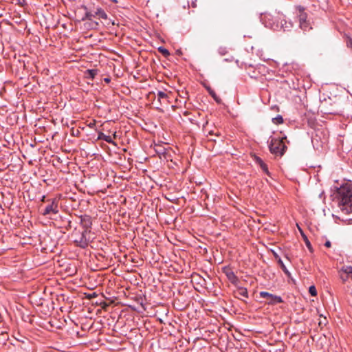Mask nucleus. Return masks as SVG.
Masks as SVG:
<instances>
[{"label":"nucleus","instance_id":"f257e3e1","mask_svg":"<svg viewBox=\"0 0 352 352\" xmlns=\"http://www.w3.org/2000/svg\"><path fill=\"white\" fill-rule=\"evenodd\" d=\"M336 199L338 206L344 214L352 213V184L345 183L337 188Z\"/></svg>","mask_w":352,"mask_h":352},{"label":"nucleus","instance_id":"f03ea898","mask_svg":"<svg viewBox=\"0 0 352 352\" xmlns=\"http://www.w3.org/2000/svg\"><path fill=\"white\" fill-rule=\"evenodd\" d=\"M261 20L265 27L274 30L288 31L293 27L292 22L287 21L285 16L280 13H276V15L265 13L262 16Z\"/></svg>","mask_w":352,"mask_h":352},{"label":"nucleus","instance_id":"7ed1b4c3","mask_svg":"<svg viewBox=\"0 0 352 352\" xmlns=\"http://www.w3.org/2000/svg\"><path fill=\"white\" fill-rule=\"evenodd\" d=\"M269 149L271 153L281 157L285 152L287 146L283 142V138H271L268 141Z\"/></svg>","mask_w":352,"mask_h":352},{"label":"nucleus","instance_id":"20e7f679","mask_svg":"<svg viewBox=\"0 0 352 352\" xmlns=\"http://www.w3.org/2000/svg\"><path fill=\"white\" fill-rule=\"evenodd\" d=\"M89 232L82 230H76L73 232L72 237L74 238V243L76 244V246L81 248H86L88 247L89 243H90V239L88 236V234Z\"/></svg>","mask_w":352,"mask_h":352},{"label":"nucleus","instance_id":"39448f33","mask_svg":"<svg viewBox=\"0 0 352 352\" xmlns=\"http://www.w3.org/2000/svg\"><path fill=\"white\" fill-rule=\"evenodd\" d=\"M259 296L261 298H266L267 300L265 303L268 305H276L283 302L280 296L274 295L267 292H261Z\"/></svg>","mask_w":352,"mask_h":352},{"label":"nucleus","instance_id":"423d86ee","mask_svg":"<svg viewBox=\"0 0 352 352\" xmlns=\"http://www.w3.org/2000/svg\"><path fill=\"white\" fill-rule=\"evenodd\" d=\"M299 11V26L305 32L311 29L310 23L307 21V14L304 12V8L301 6L298 7Z\"/></svg>","mask_w":352,"mask_h":352},{"label":"nucleus","instance_id":"0eeeda50","mask_svg":"<svg viewBox=\"0 0 352 352\" xmlns=\"http://www.w3.org/2000/svg\"><path fill=\"white\" fill-rule=\"evenodd\" d=\"M339 273L342 282L349 280L352 282V266H343Z\"/></svg>","mask_w":352,"mask_h":352},{"label":"nucleus","instance_id":"6e6552de","mask_svg":"<svg viewBox=\"0 0 352 352\" xmlns=\"http://www.w3.org/2000/svg\"><path fill=\"white\" fill-rule=\"evenodd\" d=\"M222 271L232 284L236 286L238 285L239 280L230 267L228 266L224 267Z\"/></svg>","mask_w":352,"mask_h":352},{"label":"nucleus","instance_id":"1a4fd4ad","mask_svg":"<svg viewBox=\"0 0 352 352\" xmlns=\"http://www.w3.org/2000/svg\"><path fill=\"white\" fill-rule=\"evenodd\" d=\"M80 224L82 227L83 230L88 232H91V228L92 226L91 217L89 215L85 214L80 217Z\"/></svg>","mask_w":352,"mask_h":352},{"label":"nucleus","instance_id":"9d476101","mask_svg":"<svg viewBox=\"0 0 352 352\" xmlns=\"http://www.w3.org/2000/svg\"><path fill=\"white\" fill-rule=\"evenodd\" d=\"M58 212V202L56 199H53L50 204L45 206L43 214L47 215L50 214H56Z\"/></svg>","mask_w":352,"mask_h":352},{"label":"nucleus","instance_id":"9b49d317","mask_svg":"<svg viewBox=\"0 0 352 352\" xmlns=\"http://www.w3.org/2000/svg\"><path fill=\"white\" fill-rule=\"evenodd\" d=\"M235 296L238 298L243 300V298H248V292L246 288L242 287H238L236 290L234 292Z\"/></svg>","mask_w":352,"mask_h":352},{"label":"nucleus","instance_id":"f8f14e48","mask_svg":"<svg viewBox=\"0 0 352 352\" xmlns=\"http://www.w3.org/2000/svg\"><path fill=\"white\" fill-rule=\"evenodd\" d=\"M95 13L93 14L91 12H86L85 16L82 18V20L88 19L91 21L90 27L91 28H96L98 25V23L96 21H92L91 19L93 17H96Z\"/></svg>","mask_w":352,"mask_h":352},{"label":"nucleus","instance_id":"ddd939ff","mask_svg":"<svg viewBox=\"0 0 352 352\" xmlns=\"http://www.w3.org/2000/svg\"><path fill=\"white\" fill-rule=\"evenodd\" d=\"M98 139L104 140L105 142L109 144H115V142L113 141L112 138L110 136L107 135L102 132L99 133Z\"/></svg>","mask_w":352,"mask_h":352},{"label":"nucleus","instance_id":"4468645a","mask_svg":"<svg viewBox=\"0 0 352 352\" xmlns=\"http://www.w3.org/2000/svg\"><path fill=\"white\" fill-rule=\"evenodd\" d=\"M278 263L279 264L280 268L282 269V270L284 272V273L287 276H290V272H289V270H287V268L286 267V266L285 265L283 261H282V259L278 257Z\"/></svg>","mask_w":352,"mask_h":352},{"label":"nucleus","instance_id":"2eb2a0df","mask_svg":"<svg viewBox=\"0 0 352 352\" xmlns=\"http://www.w3.org/2000/svg\"><path fill=\"white\" fill-rule=\"evenodd\" d=\"M95 15L98 16L99 18L107 19V14L105 13V12L102 8H98L97 10L95 12Z\"/></svg>","mask_w":352,"mask_h":352},{"label":"nucleus","instance_id":"dca6fc26","mask_svg":"<svg viewBox=\"0 0 352 352\" xmlns=\"http://www.w3.org/2000/svg\"><path fill=\"white\" fill-rule=\"evenodd\" d=\"M157 97L158 101L162 102V100H165L167 99L168 95L162 91H158L157 93Z\"/></svg>","mask_w":352,"mask_h":352},{"label":"nucleus","instance_id":"f3484780","mask_svg":"<svg viewBox=\"0 0 352 352\" xmlns=\"http://www.w3.org/2000/svg\"><path fill=\"white\" fill-rule=\"evenodd\" d=\"M157 50L159 52H160L165 57H167L170 55L169 51L162 46L159 47Z\"/></svg>","mask_w":352,"mask_h":352},{"label":"nucleus","instance_id":"a211bd4d","mask_svg":"<svg viewBox=\"0 0 352 352\" xmlns=\"http://www.w3.org/2000/svg\"><path fill=\"white\" fill-rule=\"evenodd\" d=\"M208 91H209L210 95L214 98V100L217 102L220 103L221 102V99L217 96L215 92L213 90L210 89H209Z\"/></svg>","mask_w":352,"mask_h":352},{"label":"nucleus","instance_id":"6ab92c4d","mask_svg":"<svg viewBox=\"0 0 352 352\" xmlns=\"http://www.w3.org/2000/svg\"><path fill=\"white\" fill-rule=\"evenodd\" d=\"M274 124H282L283 122V118L281 116L278 115L276 117L272 119Z\"/></svg>","mask_w":352,"mask_h":352},{"label":"nucleus","instance_id":"aec40b11","mask_svg":"<svg viewBox=\"0 0 352 352\" xmlns=\"http://www.w3.org/2000/svg\"><path fill=\"white\" fill-rule=\"evenodd\" d=\"M309 292L312 296H316L317 295V291L315 286H310L309 288Z\"/></svg>","mask_w":352,"mask_h":352},{"label":"nucleus","instance_id":"412c9836","mask_svg":"<svg viewBox=\"0 0 352 352\" xmlns=\"http://www.w3.org/2000/svg\"><path fill=\"white\" fill-rule=\"evenodd\" d=\"M218 52L221 56H224L228 53V50L225 47H220L218 49Z\"/></svg>","mask_w":352,"mask_h":352},{"label":"nucleus","instance_id":"4be33fe9","mask_svg":"<svg viewBox=\"0 0 352 352\" xmlns=\"http://www.w3.org/2000/svg\"><path fill=\"white\" fill-rule=\"evenodd\" d=\"M260 167L263 170V172H265L267 175H270V172L268 170L267 166V164L265 163L262 164L260 166Z\"/></svg>","mask_w":352,"mask_h":352},{"label":"nucleus","instance_id":"5701e85b","mask_svg":"<svg viewBox=\"0 0 352 352\" xmlns=\"http://www.w3.org/2000/svg\"><path fill=\"white\" fill-rule=\"evenodd\" d=\"M346 46L352 50V38L347 37L346 41Z\"/></svg>","mask_w":352,"mask_h":352},{"label":"nucleus","instance_id":"b1692460","mask_svg":"<svg viewBox=\"0 0 352 352\" xmlns=\"http://www.w3.org/2000/svg\"><path fill=\"white\" fill-rule=\"evenodd\" d=\"M254 161L259 166L264 163V162L259 157L257 156H254Z\"/></svg>","mask_w":352,"mask_h":352},{"label":"nucleus","instance_id":"393cba45","mask_svg":"<svg viewBox=\"0 0 352 352\" xmlns=\"http://www.w3.org/2000/svg\"><path fill=\"white\" fill-rule=\"evenodd\" d=\"M305 243H306V245L308 248V249L310 251H311L312 250L311 245L310 242L309 241V240L307 238L305 239Z\"/></svg>","mask_w":352,"mask_h":352},{"label":"nucleus","instance_id":"a878e982","mask_svg":"<svg viewBox=\"0 0 352 352\" xmlns=\"http://www.w3.org/2000/svg\"><path fill=\"white\" fill-rule=\"evenodd\" d=\"M197 0H194V1H191L190 5H191L192 8H197Z\"/></svg>","mask_w":352,"mask_h":352},{"label":"nucleus","instance_id":"bb28decb","mask_svg":"<svg viewBox=\"0 0 352 352\" xmlns=\"http://www.w3.org/2000/svg\"><path fill=\"white\" fill-rule=\"evenodd\" d=\"M156 151L159 154H164L165 153V149L164 148L156 149Z\"/></svg>","mask_w":352,"mask_h":352},{"label":"nucleus","instance_id":"cd10ccee","mask_svg":"<svg viewBox=\"0 0 352 352\" xmlns=\"http://www.w3.org/2000/svg\"><path fill=\"white\" fill-rule=\"evenodd\" d=\"M89 73L90 74L92 78H94L96 72L95 70L92 69V70H89Z\"/></svg>","mask_w":352,"mask_h":352},{"label":"nucleus","instance_id":"c85d7f7f","mask_svg":"<svg viewBox=\"0 0 352 352\" xmlns=\"http://www.w3.org/2000/svg\"><path fill=\"white\" fill-rule=\"evenodd\" d=\"M324 246L327 248H330L331 246V243L329 241H327L324 243Z\"/></svg>","mask_w":352,"mask_h":352},{"label":"nucleus","instance_id":"c756f323","mask_svg":"<svg viewBox=\"0 0 352 352\" xmlns=\"http://www.w3.org/2000/svg\"><path fill=\"white\" fill-rule=\"evenodd\" d=\"M94 125H95V122H94V123H90L88 126H89L90 128H93Z\"/></svg>","mask_w":352,"mask_h":352},{"label":"nucleus","instance_id":"7c9ffc66","mask_svg":"<svg viewBox=\"0 0 352 352\" xmlns=\"http://www.w3.org/2000/svg\"><path fill=\"white\" fill-rule=\"evenodd\" d=\"M274 257L277 259V261L278 260V257L279 256L276 254V253H274Z\"/></svg>","mask_w":352,"mask_h":352},{"label":"nucleus","instance_id":"2f4dec72","mask_svg":"<svg viewBox=\"0 0 352 352\" xmlns=\"http://www.w3.org/2000/svg\"><path fill=\"white\" fill-rule=\"evenodd\" d=\"M104 81L107 82H109L110 81V79L108 78H104Z\"/></svg>","mask_w":352,"mask_h":352},{"label":"nucleus","instance_id":"473e14b6","mask_svg":"<svg viewBox=\"0 0 352 352\" xmlns=\"http://www.w3.org/2000/svg\"><path fill=\"white\" fill-rule=\"evenodd\" d=\"M208 133H209L210 135H212V134H213V131H210Z\"/></svg>","mask_w":352,"mask_h":352},{"label":"nucleus","instance_id":"72a5a7b5","mask_svg":"<svg viewBox=\"0 0 352 352\" xmlns=\"http://www.w3.org/2000/svg\"><path fill=\"white\" fill-rule=\"evenodd\" d=\"M0 334H1V335H4V333H3V331H2V332H0Z\"/></svg>","mask_w":352,"mask_h":352}]
</instances>
